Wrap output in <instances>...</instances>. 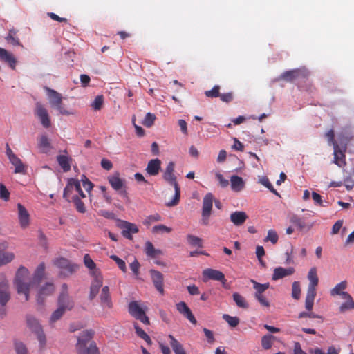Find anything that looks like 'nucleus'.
<instances>
[{
	"mask_svg": "<svg viewBox=\"0 0 354 354\" xmlns=\"http://www.w3.org/2000/svg\"><path fill=\"white\" fill-rule=\"evenodd\" d=\"M176 309L183 315L187 313L190 310V308L184 301H180L178 303L176 304Z\"/></svg>",
	"mask_w": 354,
	"mask_h": 354,
	"instance_id": "obj_61",
	"label": "nucleus"
},
{
	"mask_svg": "<svg viewBox=\"0 0 354 354\" xmlns=\"http://www.w3.org/2000/svg\"><path fill=\"white\" fill-rule=\"evenodd\" d=\"M266 241H271L273 244L277 243L278 241V235L273 230H270L268 232V236L265 239Z\"/></svg>",
	"mask_w": 354,
	"mask_h": 354,
	"instance_id": "obj_59",
	"label": "nucleus"
},
{
	"mask_svg": "<svg viewBox=\"0 0 354 354\" xmlns=\"http://www.w3.org/2000/svg\"><path fill=\"white\" fill-rule=\"evenodd\" d=\"M103 104H104L103 95H97L95 97V100L91 103V107L95 111H100L102 108Z\"/></svg>",
	"mask_w": 354,
	"mask_h": 354,
	"instance_id": "obj_49",
	"label": "nucleus"
},
{
	"mask_svg": "<svg viewBox=\"0 0 354 354\" xmlns=\"http://www.w3.org/2000/svg\"><path fill=\"white\" fill-rule=\"evenodd\" d=\"M176 309L183 315L187 313L190 310V308L184 301H180L178 303L176 304Z\"/></svg>",
	"mask_w": 354,
	"mask_h": 354,
	"instance_id": "obj_62",
	"label": "nucleus"
},
{
	"mask_svg": "<svg viewBox=\"0 0 354 354\" xmlns=\"http://www.w3.org/2000/svg\"><path fill=\"white\" fill-rule=\"evenodd\" d=\"M57 161L64 172L70 171L71 158L65 155H59L57 157Z\"/></svg>",
	"mask_w": 354,
	"mask_h": 354,
	"instance_id": "obj_27",
	"label": "nucleus"
},
{
	"mask_svg": "<svg viewBox=\"0 0 354 354\" xmlns=\"http://www.w3.org/2000/svg\"><path fill=\"white\" fill-rule=\"evenodd\" d=\"M28 277V270L24 266H20L17 270L15 277V285L16 286L17 293L24 294L26 301H28L30 299L29 292L30 283V282H27Z\"/></svg>",
	"mask_w": 354,
	"mask_h": 354,
	"instance_id": "obj_3",
	"label": "nucleus"
},
{
	"mask_svg": "<svg viewBox=\"0 0 354 354\" xmlns=\"http://www.w3.org/2000/svg\"><path fill=\"white\" fill-rule=\"evenodd\" d=\"M45 263L44 262L39 263V265L37 267L32 281H30V287L34 286H39L41 282L44 274H45Z\"/></svg>",
	"mask_w": 354,
	"mask_h": 354,
	"instance_id": "obj_15",
	"label": "nucleus"
},
{
	"mask_svg": "<svg viewBox=\"0 0 354 354\" xmlns=\"http://www.w3.org/2000/svg\"><path fill=\"white\" fill-rule=\"evenodd\" d=\"M176 309L183 315L187 313L190 310V308L184 301H180L178 303L176 304Z\"/></svg>",
	"mask_w": 354,
	"mask_h": 354,
	"instance_id": "obj_60",
	"label": "nucleus"
},
{
	"mask_svg": "<svg viewBox=\"0 0 354 354\" xmlns=\"http://www.w3.org/2000/svg\"><path fill=\"white\" fill-rule=\"evenodd\" d=\"M45 88L48 92L49 102L51 107L55 108L56 106L61 104L62 101V96L60 93L48 87H46Z\"/></svg>",
	"mask_w": 354,
	"mask_h": 354,
	"instance_id": "obj_21",
	"label": "nucleus"
},
{
	"mask_svg": "<svg viewBox=\"0 0 354 354\" xmlns=\"http://www.w3.org/2000/svg\"><path fill=\"white\" fill-rule=\"evenodd\" d=\"M248 218L245 212L236 211L230 215L231 221H245Z\"/></svg>",
	"mask_w": 354,
	"mask_h": 354,
	"instance_id": "obj_42",
	"label": "nucleus"
},
{
	"mask_svg": "<svg viewBox=\"0 0 354 354\" xmlns=\"http://www.w3.org/2000/svg\"><path fill=\"white\" fill-rule=\"evenodd\" d=\"M213 201L214 196L211 193H208L205 196L203 202V216L204 217L208 216L210 214Z\"/></svg>",
	"mask_w": 354,
	"mask_h": 354,
	"instance_id": "obj_23",
	"label": "nucleus"
},
{
	"mask_svg": "<svg viewBox=\"0 0 354 354\" xmlns=\"http://www.w3.org/2000/svg\"><path fill=\"white\" fill-rule=\"evenodd\" d=\"M10 299L8 281L4 275H0V304L5 306Z\"/></svg>",
	"mask_w": 354,
	"mask_h": 354,
	"instance_id": "obj_9",
	"label": "nucleus"
},
{
	"mask_svg": "<svg viewBox=\"0 0 354 354\" xmlns=\"http://www.w3.org/2000/svg\"><path fill=\"white\" fill-rule=\"evenodd\" d=\"M0 60L7 63L12 69H15L17 62L14 55L1 47Z\"/></svg>",
	"mask_w": 354,
	"mask_h": 354,
	"instance_id": "obj_17",
	"label": "nucleus"
},
{
	"mask_svg": "<svg viewBox=\"0 0 354 354\" xmlns=\"http://www.w3.org/2000/svg\"><path fill=\"white\" fill-rule=\"evenodd\" d=\"M54 109L57 110L59 113L64 115H73L75 113L74 111L71 109H67L62 103L58 104V106H56Z\"/></svg>",
	"mask_w": 354,
	"mask_h": 354,
	"instance_id": "obj_51",
	"label": "nucleus"
},
{
	"mask_svg": "<svg viewBox=\"0 0 354 354\" xmlns=\"http://www.w3.org/2000/svg\"><path fill=\"white\" fill-rule=\"evenodd\" d=\"M145 311L143 309L139 306L138 301H131L129 304V313L131 316L134 318H137L141 314H142Z\"/></svg>",
	"mask_w": 354,
	"mask_h": 354,
	"instance_id": "obj_29",
	"label": "nucleus"
},
{
	"mask_svg": "<svg viewBox=\"0 0 354 354\" xmlns=\"http://www.w3.org/2000/svg\"><path fill=\"white\" fill-rule=\"evenodd\" d=\"M175 164L174 162H169L163 173V179L169 185L174 186L175 194L173 199L167 203V206L176 205L180 200V187L177 183L176 177L174 175Z\"/></svg>",
	"mask_w": 354,
	"mask_h": 354,
	"instance_id": "obj_4",
	"label": "nucleus"
},
{
	"mask_svg": "<svg viewBox=\"0 0 354 354\" xmlns=\"http://www.w3.org/2000/svg\"><path fill=\"white\" fill-rule=\"evenodd\" d=\"M17 212L19 221H29V213L26 207L21 203L17 204Z\"/></svg>",
	"mask_w": 354,
	"mask_h": 354,
	"instance_id": "obj_35",
	"label": "nucleus"
},
{
	"mask_svg": "<svg viewBox=\"0 0 354 354\" xmlns=\"http://www.w3.org/2000/svg\"><path fill=\"white\" fill-rule=\"evenodd\" d=\"M220 94V86L218 85H215L211 90L205 91V96L209 98L219 97Z\"/></svg>",
	"mask_w": 354,
	"mask_h": 354,
	"instance_id": "obj_50",
	"label": "nucleus"
},
{
	"mask_svg": "<svg viewBox=\"0 0 354 354\" xmlns=\"http://www.w3.org/2000/svg\"><path fill=\"white\" fill-rule=\"evenodd\" d=\"M260 183L266 187L272 193L277 196H279L277 191L273 187L272 185L270 182L269 179L266 176H263L260 179Z\"/></svg>",
	"mask_w": 354,
	"mask_h": 354,
	"instance_id": "obj_53",
	"label": "nucleus"
},
{
	"mask_svg": "<svg viewBox=\"0 0 354 354\" xmlns=\"http://www.w3.org/2000/svg\"><path fill=\"white\" fill-rule=\"evenodd\" d=\"M145 253L151 258H155L162 254L160 250L155 249L152 243L150 241H147L145 243Z\"/></svg>",
	"mask_w": 354,
	"mask_h": 354,
	"instance_id": "obj_31",
	"label": "nucleus"
},
{
	"mask_svg": "<svg viewBox=\"0 0 354 354\" xmlns=\"http://www.w3.org/2000/svg\"><path fill=\"white\" fill-rule=\"evenodd\" d=\"M39 147L43 153H48L50 149V142L46 136L43 135L41 136L39 141Z\"/></svg>",
	"mask_w": 354,
	"mask_h": 354,
	"instance_id": "obj_34",
	"label": "nucleus"
},
{
	"mask_svg": "<svg viewBox=\"0 0 354 354\" xmlns=\"http://www.w3.org/2000/svg\"><path fill=\"white\" fill-rule=\"evenodd\" d=\"M55 291V286L52 282H47L42 286L38 290L37 301L39 304H42L45 297L50 296Z\"/></svg>",
	"mask_w": 354,
	"mask_h": 354,
	"instance_id": "obj_10",
	"label": "nucleus"
},
{
	"mask_svg": "<svg viewBox=\"0 0 354 354\" xmlns=\"http://www.w3.org/2000/svg\"><path fill=\"white\" fill-rule=\"evenodd\" d=\"M156 120V116L154 114L151 113H147L145 115V118L142 122V124L146 127H151Z\"/></svg>",
	"mask_w": 354,
	"mask_h": 354,
	"instance_id": "obj_54",
	"label": "nucleus"
},
{
	"mask_svg": "<svg viewBox=\"0 0 354 354\" xmlns=\"http://www.w3.org/2000/svg\"><path fill=\"white\" fill-rule=\"evenodd\" d=\"M151 277L153 281V283L156 288V290L161 294H164V288H163V281L164 276L163 274L156 270H150Z\"/></svg>",
	"mask_w": 354,
	"mask_h": 354,
	"instance_id": "obj_14",
	"label": "nucleus"
},
{
	"mask_svg": "<svg viewBox=\"0 0 354 354\" xmlns=\"http://www.w3.org/2000/svg\"><path fill=\"white\" fill-rule=\"evenodd\" d=\"M100 301L102 306L104 308H107L109 309L112 308L113 304L109 293V288L106 286H104L102 289V292L100 294Z\"/></svg>",
	"mask_w": 354,
	"mask_h": 354,
	"instance_id": "obj_22",
	"label": "nucleus"
},
{
	"mask_svg": "<svg viewBox=\"0 0 354 354\" xmlns=\"http://www.w3.org/2000/svg\"><path fill=\"white\" fill-rule=\"evenodd\" d=\"M233 300L239 308L247 309L249 308V304L245 298L238 292H234L232 295Z\"/></svg>",
	"mask_w": 354,
	"mask_h": 354,
	"instance_id": "obj_32",
	"label": "nucleus"
},
{
	"mask_svg": "<svg viewBox=\"0 0 354 354\" xmlns=\"http://www.w3.org/2000/svg\"><path fill=\"white\" fill-rule=\"evenodd\" d=\"M171 231V228L167 227L164 225H156L153 227L152 232L153 233H169Z\"/></svg>",
	"mask_w": 354,
	"mask_h": 354,
	"instance_id": "obj_56",
	"label": "nucleus"
},
{
	"mask_svg": "<svg viewBox=\"0 0 354 354\" xmlns=\"http://www.w3.org/2000/svg\"><path fill=\"white\" fill-rule=\"evenodd\" d=\"M108 181L115 191L118 192L121 194H127L125 190V180L120 178L119 172H115L109 176Z\"/></svg>",
	"mask_w": 354,
	"mask_h": 354,
	"instance_id": "obj_7",
	"label": "nucleus"
},
{
	"mask_svg": "<svg viewBox=\"0 0 354 354\" xmlns=\"http://www.w3.org/2000/svg\"><path fill=\"white\" fill-rule=\"evenodd\" d=\"M187 240L188 243L192 247H203V241L201 238L198 236L192 234H188L187 236Z\"/></svg>",
	"mask_w": 354,
	"mask_h": 354,
	"instance_id": "obj_41",
	"label": "nucleus"
},
{
	"mask_svg": "<svg viewBox=\"0 0 354 354\" xmlns=\"http://www.w3.org/2000/svg\"><path fill=\"white\" fill-rule=\"evenodd\" d=\"M65 310L60 308L59 307L57 308V310H55L51 315L50 317V321L52 322H55L57 320H59L64 314Z\"/></svg>",
	"mask_w": 354,
	"mask_h": 354,
	"instance_id": "obj_57",
	"label": "nucleus"
},
{
	"mask_svg": "<svg viewBox=\"0 0 354 354\" xmlns=\"http://www.w3.org/2000/svg\"><path fill=\"white\" fill-rule=\"evenodd\" d=\"M203 274L205 277H207L209 279L219 281L223 283H225L226 281L224 274L217 270L207 268L203 270Z\"/></svg>",
	"mask_w": 354,
	"mask_h": 354,
	"instance_id": "obj_18",
	"label": "nucleus"
},
{
	"mask_svg": "<svg viewBox=\"0 0 354 354\" xmlns=\"http://www.w3.org/2000/svg\"><path fill=\"white\" fill-rule=\"evenodd\" d=\"M255 299L263 306L269 307L270 302L266 299V297L263 295V294L260 295H254Z\"/></svg>",
	"mask_w": 354,
	"mask_h": 354,
	"instance_id": "obj_63",
	"label": "nucleus"
},
{
	"mask_svg": "<svg viewBox=\"0 0 354 354\" xmlns=\"http://www.w3.org/2000/svg\"><path fill=\"white\" fill-rule=\"evenodd\" d=\"M26 323L29 330L37 335L40 346L43 348L46 344V339L42 327L37 319L31 315H26Z\"/></svg>",
	"mask_w": 354,
	"mask_h": 354,
	"instance_id": "obj_6",
	"label": "nucleus"
},
{
	"mask_svg": "<svg viewBox=\"0 0 354 354\" xmlns=\"http://www.w3.org/2000/svg\"><path fill=\"white\" fill-rule=\"evenodd\" d=\"M161 169V161L158 158L151 160L147 166L146 171L150 176H156Z\"/></svg>",
	"mask_w": 354,
	"mask_h": 354,
	"instance_id": "obj_20",
	"label": "nucleus"
},
{
	"mask_svg": "<svg viewBox=\"0 0 354 354\" xmlns=\"http://www.w3.org/2000/svg\"><path fill=\"white\" fill-rule=\"evenodd\" d=\"M14 348L16 354H28V351L26 346L19 340H15Z\"/></svg>",
	"mask_w": 354,
	"mask_h": 354,
	"instance_id": "obj_40",
	"label": "nucleus"
},
{
	"mask_svg": "<svg viewBox=\"0 0 354 354\" xmlns=\"http://www.w3.org/2000/svg\"><path fill=\"white\" fill-rule=\"evenodd\" d=\"M35 114L41 121V124L45 128H48L51 125V122L49 118L47 110L39 103H37Z\"/></svg>",
	"mask_w": 354,
	"mask_h": 354,
	"instance_id": "obj_12",
	"label": "nucleus"
},
{
	"mask_svg": "<svg viewBox=\"0 0 354 354\" xmlns=\"http://www.w3.org/2000/svg\"><path fill=\"white\" fill-rule=\"evenodd\" d=\"M118 226L121 230L122 236L129 240L133 239L132 234L139 231L138 226L132 223H119Z\"/></svg>",
	"mask_w": 354,
	"mask_h": 354,
	"instance_id": "obj_11",
	"label": "nucleus"
},
{
	"mask_svg": "<svg viewBox=\"0 0 354 354\" xmlns=\"http://www.w3.org/2000/svg\"><path fill=\"white\" fill-rule=\"evenodd\" d=\"M80 182L82 183V187L84 189L90 193L93 189V184L86 176L82 175L80 180L75 178H69L68 180L64 190L63 197L67 201L73 202L77 212L84 213L86 207L83 200H86V196L82 189Z\"/></svg>",
	"mask_w": 354,
	"mask_h": 354,
	"instance_id": "obj_1",
	"label": "nucleus"
},
{
	"mask_svg": "<svg viewBox=\"0 0 354 354\" xmlns=\"http://www.w3.org/2000/svg\"><path fill=\"white\" fill-rule=\"evenodd\" d=\"M169 338L170 339V345L175 354H186L183 345L173 335H169Z\"/></svg>",
	"mask_w": 354,
	"mask_h": 354,
	"instance_id": "obj_28",
	"label": "nucleus"
},
{
	"mask_svg": "<svg viewBox=\"0 0 354 354\" xmlns=\"http://www.w3.org/2000/svg\"><path fill=\"white\" fill-rule=\"evenodd\" d=\"M223 319L232 327H236L239 324V319L237 317H232L229 315L223 314Z\"/></svg>",
	"mask_w": 354,
	"mask_h": 354,
	"instance_id": "obj_52",
	"label": "nucleus"
},
{
	"mask_svg": "<svg viewBox=\"0 0 354 354\" xmlns=\"http://www.w3.org/2000/svg\"><path fill=\"white\" fill-rule=\"evenodd\" d=\"M84 263L86 268H88L90 270V274L93 275V273L94 271H100L98 269L96 268V264L95 262L91 259L89 254H86L84 257Z\"/></svg>",
	"mask_w": 354,
	"mask_h": 354,
	"instance_id": "obj_36",
	"label": "nucleus"
},
{
	"mask_svg": "<svg viewBox=\"0 0 354 354\" xmlns=\"http://www.w3.org/2000/svg\"><path fill=\"white\" fill-rule=\"evenodd\" d=\"M111 259L115 261L118 266L122 272H125L127 271L126 263L122 259H120L116 255H111Z\"/></svg>",
	"mask_w": 354,
	"mask_h": 354,
	"instance_id": "obj_58",
	"label": "nucleus"
},
{
	"mask_svg": "<svg viewBox=\"0 0 354 354\" xmlns=\"http://www.w3.org/2000/svg\"><path fill=\"white\" fill-rule=\"evenodd\" d=\"M14 257V254L12 252L0 251V266L10 263Z\"/></svg>",
	"mask_w": 354,
	"mask_h": 354,
	"instance_id": "obj_37",
	"label": "nucleus"
},
{
	"mask_svg": "<svg viewBox=\"0 0 354 354\" xmlns=\"http://www.w3.org/2000/svg\"><path fill=\"white\" fill-rule=\"evenodd\" d=\"M275 339V337L272 335H264L261 339V346L266 349H270L272 345V340Z\"/></svg>",
	"mask_w": 354,
	"mask_h": 354,
	"instance_id": "obj_44",
	"label": "nucleus"
},
{
	"mask_svg": "<svg viewBox=\"0 0 354 354\" xmlns=\"http://www.w3.org/2000/svg\"><path fill=\"white\" fill-rule=\"evenodd\" d=\"M53 264L60 270L59 275L63 277H68L79 269V266L71 262L68 259L59 257L54 259Z\"/></svg>",
	"mask_w": 354,
	"mask_h": 354,
	"instance_id": "obj_5",
	"label": "nucleus"
},
{
	"mask_svg": "<svg viewBox=\"0 0 354 354\" xmlns=\"http://www.w3.org/2000/svg\"><path fill=\"white\" fill-rule=\"evenodd\" d=\"M0 198L5 201H8L10 199V192L1 183H0Z\"/></svg>",
	"mask_w": 354,
	"mask_h": 354,
	"instance_id": "obj_55",
	"label": "nucleus"
},
{
	"mask_svg": "<svg viewBox=\"0 0 354 354\" xmlns=\"http://www.w3.org/2000/svg\"><path fill=\"white\" fill-rule=\"evenodd\" d=\"M134 328L138 336L143 339L148 345L152 344V341L150 337L141 328L139 327L137 323L134 324Z\"/></svg>",
	"mask_w": 354,
	"mask_h": 354,
	"instance_id": "obj_38",
	"label": "nucleus"
},
{
	"mask_svg": "<svg viewBox=\"0 0 354 354\" xmlns=\"http://www.w3.org/2000/svg\"><path fill=\"white\" fill-rule=\"evenodd\" d=\"M295 272V270L292 267H290L288 268H284L282 267L276 268L272 276V279L273 281H277L283 277L290 276L293 274Z\"/></svg>",
	"mask_w": 354,
	"mask_h": 354,
	"instance_id": "obj_16",
	"label": "nucleus"
},
{
	"mask_svg": "<svg viewBox=\"0 0 354 354\" xmlns=\"http://www.w3.org/2000/svg\"><path fill=\"white\" fill-rule=\"evenodd\" d=\"M92 276L94 279L90 288L99 291L100 288L102 286L103 283V278L101 272L100 271H94Z\"/></svg>",
	"mask_w": 354,
	"mask_h": 354,
	"instance_id": "obj_30",
	"label": "nucleus"
},
{
	"mask_svg": "<svg viewBox=\"0 0 354 354\" xmlns=\"http://www.w3.org/2000/svg\"><path fill=\"white\" fill-rule=\"evenodd\" d=\"M6 155L12 165L15 166V173L25 174L26 167L20 158H19L10 148L8 144H6Z\"/></svg>",
	"mask_w": 354,
	"mask_h": 354,
	"instance_id": "obj_8",
	"label": "nucleus"
},
{
	"mask_svg": "<svg viewBox=\"0 0 354 354\" xmlns=\"http://www.w3.org/2000/svg\"><path fill=\"white\" fill-rule=\"evenodd\" d=\"M316 296V291L307 290L305 299V308L307 310L310 311L314 305V299Z\"/></svg>",
	"mask_w": 354,
	"mask_h": 354,
	"instance_id": "obj_33",
	"label": "nucleus"
},
{
	"mask_svg": "<svg viewBox=\"0 0 354 354\" xmlns=\"http://www.w3.org/2000/svg\"><path fill=\"white\" fill-rule=\"evenodd\" d=\"M333 162L338 165L339 167H344L346 164L345 153L339 149L337 144L334 145Z\"/></svg>",
	"mask_w": 354,
	"mask_h": 354,
	"instance_id": "obj_19",
	"label": "nucleus"
},
{
	"mask_svg": "<svg viewBox=\"0 0 354 354\" xmlns=\"http://www.w3.org/2000/svg\"><path fill=\"white\" fill-rule=\"evenodd\" d=\"M292 297L298 300L301 296V287L299 281H294L292 284Z\"/></svg>",
	"mask_w": 354,
	"mask_h": 354,
	"instance_id": "obj_48",
	"label": "nucleus"
},
{
	"mask_svg": "<svg viewBox=\"0 0 354 354\" xmlns=\"http://www.w3.org/2000/svg\"><path fill=\"white\" fill-rule=\"evenodd\" d=\"M342 297L346 299L339 307V312L343 313L348 310L354 309V301L348 292H343Z\"/></svg>",
	"mask_w": 354,
	"mask_h": 354,
	"instance_id": "obj_26",
	"label": "nucleus"
},
{
	"mask_svg": "<svg viewBox=\"0 0 354 354\" xmlns=\"http://www.w3.org/2000/svg\"><path fill=\"white\" fill-rule=\"evenodd\" d=\"M231 188L235 192H239L245 187V182L239 176L233 175L230 178Z\"/></svg>",
	"mask_w": 354,
	"mask_h": 354,
	"instance_id": "obj_25",
	"label": "nucleus"
},
{
	"mask_svg": "<svg viewBox=\"0 0 354 354\" xmlns=\"http://www.w3.org/2000/svg\"><path fill=\"white\" fill-rule=\"evenodd\" d=\"M215 176L222 187H226L229 185L228 180L225 179L221 173L217 172Z\"/></svg>",
	"mask_w": 354,
	"mask_h": 354,
	"instance_id": "obj_64",
	"label": "nucleus"
},
{
	"mask_svg": "<svg viewBox=\"0 0 354 354\" xmlns=\"http://www.w3.org/2000/svg\"><path fill=\"white\" fill-rule=\"evenodd\" d=\"M297 225L296 228L297 229L298 234H304L308 232L313 227V225L309 223H294Z\"/></svg>",
	"mask_w": 354,
	"mask_h": 354,
	"instance_id": "obj_47",
	"label": "nucleus"
},
{
	"mask_svg": "<svg viewBox=\"0 0 354 354\" xmlns=\"http://www.w3.org/2000/svg\"><path fill=\"white\" fill-rule=\"evenodd\" d=\"M58 307L64 310H71L74 307V302L68 292H62L58 297Z\"/></svg>",
	"mask_w": 354,
	"mask_h": 354,
	"instance_id": "obj_13",
	"label": "nucleus"
},
{
	"mask_svg": "<svg viewBox=\"0 0 354 354\" xmlns=\"http://www.w3.org/2000/svg\"><path fill=\"white\" fill-rule=\"evenodd\" d=\"M251 281L253 283V288L256 290L254 295L263 294V292L270 287L269 283L262 284L254 280H251Z\"/></svg>",
	"mask_w": 354,
	"mask_h": 354,
	"instance_id": "obj_39",
	"label": "nucleus"
},
{
	"mask_svg": "<svg viewBox=\"0 0 354 354\" xmlns=\"http://www.w3.org/2000/svg\"><path fill=\"white\" fill-rule=\"evenodd\" d=\"M347 282L346 281H343L341 283L336 285L330 291L331 295H341L342 296V293L341 290H344L346 288Z\"/></svg>",
	"mask_w": 354,
	"mask_h": 354,
	"instance_id": "obj_46",
	"label": "nucleus"
},
{
	"mask_svg": "<svg viewBox=\"0 0 354 354\" xmlns=\"http://www.w3.org/2000/svg\"><path fill=\"white\" fill-rule=\"evenodd\" d=\"M93 335L94 331L92 329L82 331L77 337V342L75 345L77 352L90 354L91 349H95L96 353L100 354L96 344L92 341Z\"/></svg>",
	"mask_w": 354,
	"mask_h": 354,
	"instance_id": "obj_2",
	"label": "nucleus"
},
{
	"mask_svg": "<svg viewBox=\"0 0 354 354\" xmlns=\"http://www.w3.org/2000/svg\"><path fill=\"white\" fill-rule=\"evenodd\" d=\"M345 185L347 190H351L354 187V170L352 173L346 175L344 177V181L342 182Z\"/></svg>",
	"mask_w": 354,
	"mask_h": 354,
	"instance_id": "obj_43",
	"label": "nucleus"
},
{
	"mask_svg": "<svg viewBox=\"0 0 354 354\" xmlns=\"http://www.w3.org/2000/svg\"><path fill=\"white\" fill-rule=\"evenodd\" d=\"M298 73H299L298 70L288 71L281 74V78L286 81L290 82V81H292L294 79H295L297 77Z\"/></svg>",
	"mask_w": 354,
	"mask_h": 354,
	"instance_id": "obj_45",
	"label": "nucleus"
},
{
	"mask_svg": "<svg viewBox=\"0 0 354 354\" xmlns=\"http://www.w3.org/2000/svg\"><path fill=\"white\" fill-rule=\"evenodd\" d=\"M308 279L310 283L307 290L316 291V286H317L319 282L316 268H310L308 274Z\"/></svg>",
	"mask_w": 354,
	"mask_h": 354,
	"instance_id": "obj_24",
	"label": "nucleus"
}]
</instances>
